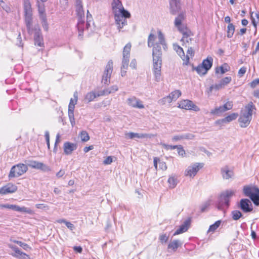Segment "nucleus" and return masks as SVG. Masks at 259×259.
I'll list each match as a JSON object with an SVG mask.
<instances>
[{"mask_svg": "<svg viewBox=\"0 0 259 259\" xmlns=\"http://www.w3.org/2000/svg\"><path fill=\"white\" fill-rule=\"evenodd\" d=\"M112 9L114 16L115 24L119 31L127 25V18L131 17L130 13L125 10L120 0H113Z\"/></svg>", "mask_w": 259, "mask_h": 259, "instance_id": "1", "label": "nucleus"}, {"mask_svg": "<svg viewBox=\"0 0 259 259\" xmlns=\"http://www.w3.org/2000/svg\"><path fill=\"white\" fill-rule=\"evenodd\" d=\"M255 110V107L253 103L250 102L245 106L244 109L241 110L238 121L241 127H246L250 123L252 119L253 110Z\"/></svg>", "mask_w": 259, "mask_h": 259, "instance_id": "2", "label": "nucleus"}, {"mask_svg": "<svg viewBox=\"0 0 259 259\" xmlns=\"http://www.w3.org/2000/svg\"><path fill=\"white\" fill-rule=\"evenodd\" d=\"M234 191L227 190L221 194L220 197L219 202L218 204V208L219 210H223L224 207L227 208L229 206L230 198L234 194Z\"/></svg>", "mask_w": 259, "mask_h": 259, "instance_id": "3", "label": "nucleus"}, {"mask_svg": "<svg viewBox=\"0 0 259 259\" xmlns=\"http://www.w3.org/2000/svg\"><path fill=\"white\" fill-rule=\"evenodd\" d=\"M28 170V166L23 163H18L13 166L9 174V178L19 177Z\"/></svg>", "mask_w": 259, "mask_h": 259, "instance_id": "4", "label": "nucleus"}, {"mask_svg": "<svg viewBox=\"0 0 259 259\" xmlns=\"http://www.w3.org/2000/svg\"><path fill=\"white\" fill-rule=\"evenodd\" d=\"M113 61L109 60L106 66L102 79V82L104 84L108 85L110 82V77L113 71Z\"/></svg>", "mask_w": 259, "mask_h": 259, "instance_id": "5", "label": "nucleus"}, {"mask_svg": "<svg viewBox=\"0 0 259 259\" xmlns=\"http://www.w3.org/2000/svg\"><path fill=\"white\" fill-rule=\"evenodd\" d=\"M153 72L154 74L155 80L158 82L161 78V58H153Z\"/></svg>", "mask_w": 259, "mask_h": 259, "instance_id": "6", "label": "nucleus"}, {"mask_svg": "<svg viewBox=\"0 0 259 259\" xmlns=\"http://www.w3.org/2000/svg\"><path fill=\"white\" fill-rule=\"evenodd\" d=\"M132 45L130 42L127 44L124 47L122 52V69H127L130 57Z\"/></svg>", "mask_w": 259, "mask_h": 259, "instance_id": "7", "label": "nucleus"}, {"mask_svg": "<svg viewBox=\"0 0 259 259\" xmlns=\"http://www.w3.org/2000/svg\"><path fill=\"white\" fill-rule=\"evenodd\" d=\"M203 163H195L189 166L185 171V175L186 177L193 178L197 174L198 171L203 167Z\"/></svg>", "mask_w": 259, "mask_h": 259, "instance_id": "8", "label": "nucleus"}, {"mask_svg": "<svg viewBox=\"0 0 259 259\" xmlns=\"http://www.w3.org/2000/svg\"><path fill=\"white\" fill-rule=\"evenodd\" d=\"M28 165L33 168L40 169L44 172H48L51 170V168L49 166L42 162L34 160L29 161L28 163Z\"/></svg>", "mask_w": 259, "mask_h": 259, "instance_id": "9", "label": "nucleus"}, {"mask_svg": "<svg viewBox=\"0 0 259 259\" xmlns=\"http://www.w3.org/2000/svg\"><path fill=\"white\" fill-rule=\"evenodd\" d=\"M77 100L71 99L68 106V117L72 126H73L75 124V118L74 117V110L75 105L77 103Z\"/></svg>", "mask_w": 259, "mask_h": 259, "instance_id": "10", "label": "nucleus"}, {"mask_svg": "<svg viewBox=\"0 0 259 259\" xmlns=\"http://www.w3.org/2000/svg\"><path fill=\"white\" fill-rule=\"evenodd\" d=\"M178 107L186 110H193L196 111L199 110V108L194 104L191 101L189 100H185L181 101Z\"/></svg>", "mask_w": 259, "mask_h": 259, "instance_id": "11", "label": "nucleus"}, {"mask_svg": "<svg viewBox=\"0 0 259 259\" xmlns=\"http://www.w3.org/2000/svg\"><path fill=\"white\" fill-rule=\"evenodd\" d=\"M5 208L10 209L16 211L25 212L28 214H32L33 211L27 207L25 206L20 207L17 205L5 204Z\"/></svg>", "mask_w": 259, "mask_h": 259, "instance_id": "12", "label": "nucleus"}, {"mask_svg": "<svg viewBox=\"0 0 259 259\" xmlns=\"http://www.w3.org/2000/svg\"><path fill=\"white\" fill-rule=\"evenodd\" d=\"M8 246L14 251V253L11 254L13 256L19 259H26L28 257L27 254L21 251L16 246L9 244Z\"/></svg>", "mask_w": 259, "mask_h": 259, "instance_id": "13", "label": "nucleus"}, {"mask_svg": "<svg viewBox=\"0 0 259 259\" xmlns=\"http://www.w3.org/2000/svg\"><path fill=\"white\" fill-rule=\"evenodd\" d=\"M238 207L244 212H248L252 210V204L247 199H241Z\"/></svg>", "mask_w": 259, "mask_h": 259, "instance_id": "14", "label": "nucleus"}, {"mask_svg": "<svg viewBox=\"0 0 259 259\" xmlns=\"http://www.w3.org/2000/svg\"><path fill=\"white\" fill-rule=\"evenodd\" d=\"M125 138L130 139L134 138L144 139V138H151L155 136L154 135L152 134H139L135 133L133 132L126 133L125 134Z\"/></svg>", "mask_w": 259, "mask_h": 259, "instance_id": "15", "label": "nucleus"}, {"mask_svg": "<svg viewBox=\"0 0 259 259\" xmlns=\"http://www.w3.org/2000/svg\"><path fill=\"white\" fill-rule=\"evenodd\" d=\"M127 104L133 108L143 109L144 108V106L142 104V101L137 98L136 97L133 96L127 99Z\"/></svg>", "mask_w": 259, "mask_h": 259, "instance_id": "16", "label": "nucleus"}, {"mask_svg": "<svg viewBox=\"0 0 259 259\" xmlns=\"http://www.w3.org/2000/svg\"><path fill=\"white\" fill-rule=\"evenodd\" d=\"M185 19L184 13H181L175 20V26L178 29L180 32H183L187 28L182 24V21Z\"/></svg>", "mask_w": 259, "mask_h": 259, "instance_id": "17", "label": "nucleus"}, {"mask_svg": "<svg viewBox=\"0 0 259 259\" xmlns=\"http://www.w3.org/2000/svg\"><path fill=\"white\" fill-rule=\"evenodd\" d=\"M17 190V187L12 183L7 185L0 188V194L6 195L9 193L15 192Z\"/></svg>", "mask_w": 259, "mask_h": 259, "instance_id": "18", "label": "nucleus"}, {"mask_svg": "<svg viewBox=\"0 0 259 259\" xmlns=\"http://www.w3.org/2000/svg\"><path fill=\"white\" fill-rule=\"evenodd\" d=\"M173 47L174 49L176 51L177 54L181 57V58L184 61L183 64L187 65L189 61V57L188 56V55H187L186 56L185 55L183 49L178 45L174 44Z\"/></svg>", "mask_w": 259, "mask_h": 259, "instance_id": "19", "label": "nucleus"}, {"mask_svg": "<svg viewBox=\"0 0 259 259\" xmlns=\"http://www.w3.org/2000/svg\"><path fill=\"white\" fill-rule=\"evenodd\" d=\"M24 20L28 33L32 34L33 31V28L32 27V14H24Z\"/></svg>", "mask_w": 259, "mask_h": 259, "instance_id": "20", "label": "nucleus"}, {"mask_svg": "<svg viewBox=\"0 0 259 259\" xmlns=\"http://www.w3.org/2000/svg\"><path fill=\"white\" fill-rule=\"evenodd\" d=\"M77 147L76 144L66 142L63 145L64 152L66 155H70L77 149Z\"/></svg>", "mask_w": 259, "mask_h": 259, "instance_id": "21", "label": "nucleus"}, {"mask_svg": "<svg viewBox=\"0 0 259 259\" xmlns=\"http://www.w3.org/2000/svg\"><path fill=\"white\" fill-rule=\"evenodd\" d=\"M183 34V37L181 41L183 42V45H185L186 47L189 46V42L192 41V38L190 36L192 35L191 32L190 30L186 29L183 32H180Z\"/></svg>", "mask_w": 259, "mask_h": 259, "instance_id": "22", "label": "nucleus"}, {"mask_svg": "<svg viewBox=\"0 0 259 259\" xmlns=\"http://www.w3.org/2000/svg\"><path fill=\"white\" fill-rule=\"evenodd\" d=\"M170 13L176 15L180 10V3L179 0H170L169 2Z\"/></svg>", "mask_w": 259, "mask_h": 259, "instance_id": "23", "label": "nucleus"}, {"mask_svg": "<svg viewBox=\"0 0 259 259\" xmlns=\"http://www.w3.org/2000/svg\"><path fill=\"white\" fill-rule=\"evenodd\" d=\"M76 12L78 19H82L84 17V12L81 0H76Z\"/></svg>", "mask_w": 259, "mask_h": 259, "instance_id": "24", "label": "nucleus"}, {"mask_svg": "<svg viewBox=\"0 0 259 259\" xmlns=\"http://www.w3.org/2000/svg\"><path fill=\"white\" fill-rule=\"evenodd\" d=\"M221 171L223 179L226 180L232 178L234 175L233 170H230L228 166L222 167Z\"/></svg>", "mask_w": 259, "mask_h": 259, "instance_id": "25", "label": "nucleus"}, {"mask_svg": "<svg viewBox=\"0 0 259 259\" xmlns=\"http://www.w3.org/2000/svg\"><path fill=\"white\" fill-rule=\"evenodd\" d=\"M190 225V221L188 220H186L184 223L180 226V228L176 231L174 234V235H177L186 232L188 229Z\"/></svg>", "mask_w": 259, "mask_h": 259, "instance_id": "26", "label": "nucleus"}, {"mask_svg": "<svg viewBox=\"0 0 259 259\" xmlns=\"http://www.w3.org/2000/svg\"><path fill=\"white\" fill-rule=\"evenodd\" d=\"M167 183L168 184L169 188H175L178 183V177L176 175L173 174L169 176Z\"/></svg>", "mask_w": 259, "mask_h": 259, "instance_id": "27", "label": "nucleus"}, {"mask_svg": "<svg viewBox=\"0 0 259 259\" xmlns=\"http://www.w3.org/2000/svg\"><path fill=\"white\" fill-rule=\"evenodd\" d=\"M238 114L233 113H232L227 116H226L225 118L216 121V123L220 124L221 123H226V122H229L231 121H233L235 119H236L238 117Z\"/></svg>", "mask_w": 259, "mask_h": 259, "instance_id": "28", "label": "nucleus"}, {"mask_svg": "<svg viewBox=\"0 0 259 259\" xmlns=\"http://www.w3.org/2000/svg\"><path fill=\"white\" fill-rule=\"evenodd\" d=\"M249 198L255 205H259V189L258 188L254 187V193Z\"/></svg>", "mask_w": 259, "mask_h": 259, "instance_id": "29", "label": "nucleus"}, {"mask_svg": "<svg viewBox=\"0 0 259 259\" xmlns=\"http://www.w3.org/2000/svg\"><path fill=\"white\" fill-rule=\"evenodd\" d=\"M213 59L211 57H207L201 64L205 68V70H209L212 65Z\"/></svg>", "mask_w": 259, "mask_h": 259, "instance_id": "30", "label": "nucleus"}, {"mask_svg": "<svg viewBox=\"0 0 259 259\" xmlns=\"http://www.w3.org/2000/svg\"><path fill=\"white\" fill-rule=\"evenodd\" d=\"M153 58H161V47L159 44H156L153 46Z\"/></svg>", "mask_w": 259, "mask_h": 259, "instance_id": "31", "label": "nucleus"}, {"mask_svg": "<svg viewBox=\"0 0 259 259\" xmlns=\"http://www.w3.org/2000/svg\"><path fill=\"white\" fill-rule=\"evenodd\" d=\"M24 14H32L31 5L29 0H23Z\"/></svg>", "mask_w": 259, "mask_h": 259, "instance_id": "32", "label": "nucleus"}, {"mask_svg": "<svg viewBox=\"0 0 259 259\" xmlns=\"http://www.w3.org/2000/svg\"><path fill=\"white\" fill-rule=\"evenodd\" d=\"M84 22L82 20V19H78V23H77V29L78 31V37H80L82 38L83 36V32L84 31Z\"/></svg>", "mask_w": 259, "mask_h": 259, "instance_id": "33", "label": "nucleus"}, {"mask_svg": "<svg viewBox=\"0 0 259 259\" xmlns=\"http://www.w3.org/2000/svg\"><path fill=\"white\" fill-rule=\"evenodd\" d=\"M118 88L117 85L111 86L109 88L106 89L101 92V95H107L117 91Z\"/></svg>", "mask_w": 259, "mask_h": 259, "instance_id": "34", "label": "nucleus"}, {"mask_svg": "<svg viewBox=\"0 0 259 259\" xmlns=\"http://www.w3.org/2000/svg\"><path fill=\"white\" fill-rule=\"evenodd\" d=\"M230 67L226 63H225L222 66L217 67L215 68V73H219L220 72L222 74H223L228 71Z\"/></svg>", "mask_w": 259, "mask_h": 259, "instance_id": "35", "label": "nucleus"}, {"mask_svg": "<svg viewBox=\"0 0 259 259\" xmlns=\"http://www.w3.org/2000/svg\"><path fill=\"white\" fill-rule=\"evenodd\" d=\"M243 192L246 196L250 197L254 193V187L252 188L248 186H245L243 187Z\"/></svg>", "mask_w": 259, "mask_h": 259, "instance_id": "36", "label": "nucleus"}, {"mask_svg": "<svg viewBox=\"0 0 259 259\" xmlns=\"http://www.w3.org/2000/svg\"><path fill=\"white\" fill-rule=\"evenodd\" d=\"M101 95V93L100 94H98L97 95L95 94V93L93 92H91L88 93L85 97V99L88 101V102H90L93 101L94 99H95L97 97H99Z\"/></svg>", "mask_w": 259, "mask_h": 259, "instance_id": "37", "label": "nucleus"}, {"mask_svg": "<svg viewBox=\"0 0 259 259\" xmlns=\"http://www.w3.org/2000/svg\"><path fill=\"white\" fill-rule=\"evenodd\" d=\"M221 223V220L216 221L213 224L209 226L207 232H214L220 227Z\"/></svg>", "mask_w": 259, "mask_h": 259, "instance_id": "38", "label": "nucleus"}, {"mask_svg": "<svg viewBox=\"0 0 259 259\" xmlns=\"http://www.w3.org/2000/svg\"><path fill=\"white\" fill-rule=\"evenodd\" d=\"M11 241L15 243L18 244L19 246L22 247L24 250H28L31 249V247L29 246L27 244L22 242L20 241L16 240H10Z\"/></svg>", "mask_w": 259, "mask_h": 259, "instance_id": "39", "label": "nucleus"}, {"mask_svg": "<svg viewBox=\"0 0 259 259\" xmlns=\"http://www.w3.org/2000/svg\"><path fill=\"white\" fill-rule=\"evenodd\" d=\"M235 31V26L232 23H230L227 27V36L231 38L234 34Z\"/></svg>", "mask_w": 259, "mask_h": 259, "instance_id": "40", "label": "nucleus"}, {"mask_svg": "<svg viewBox=\"0 0 259 259\" xmlns=\"http://www.w3.org/2000/svg\"><path fill=\"white\" fill-rule=\"evenodd\" d=\"M181 95V92L180 90H176L174 92H172L168 97H170V99L171 100V102L172 101H176L177 99Z\"/></svg>", "mask_w": 259, "mask_h": 259, "instance_id": "41", "label": "nucleus"}, {"mask_svg": "<svg viewBox=\"0 0 259 259\" xmlns=\"http://www.w3.org/2000/svg\"><path fill=\"white\" fill-rule=\"evenodd\" d=\"M180 245L179 241L178 240H174L170 242L168 245V248L171 249L175 251Z\"/></svg>", "mask_w": 259, "mask_h": 259, "instance_id": "42", "label": "nucleus"}, {"mask_svg": "<svg viewBox=\"0 0 259 259\" xmlns=\"http://www.w3.org/2000/svg\"><path fill=\"white\" fill-rule=\"evenodd\" d=\"M231 215L233 220L237 221L242 217V214L239 210H235L231 212Z\"/></svg>", "mask_w": 259, "mask_h": 259, "instance_id": "43", "label": "nucleus"}, {"mask_svg": "<svg viewBox=\"0 0 259 259\" xmlns=\"http://www.w3.org/2000/svg\"><path fill=\"white\" fill-rule=\"evenodd\" d=\"M225 112L223 106L216 107L214 109L211 110L210 113L212 115H220L222 113Z\"/></svg>", "mask_w": 259, "mask_h": 259, "instance_id": "44", "label": "nucleus"}, {"mask_svg": "<svg viewBox=\"0 0 259 259\" xmlns=\"http://www.w3.org/2000/svg\"><path fill=\"white\" fill-rule=\"evenodd\" d=\"M193 69L195 70L200 75H204L208 71V70H205V68H203V66L201 64L199 65L197 67H194Z\"/></svg>", "mask_w": 259, "mask_h": 259, "instance_id": "45", "label": "nucleus"}, {"mask_svg": "<svg viewBox=\"0 0 259 259\" xmlns=\"http://www.w3.org/2000/svg\"><path fill=\"white\" fill-rule=\"evenodd\" d=\"M255 16L256 17V19H255L253 16V12L251 13V23L255 28V29L257 28V23L259 20V14L258 13H255Z\"/></svg>", "mask_w": 259, "mask_h": 259, "instance_id": "46", "label": "nucleus"}, {"mask_svg": "<svg viewBox=\"0 0 259 259\" xmlns=\"http://www.w3.org/2000/svg\"><path fill=\"white\" fill-rule=\"evenodd\" d=\"M33 29V33H34V39H37L40 37H42L40 33V29H39L38 26H35Z\"/></svg>", "mask_w": 259, "mask_h": 259, "instance_id": "47", "label": "nucleus"}, {"mask_svg": "<svg viewBox=\"0 0 259 259\" xmlns=\"http://www.w3.org/2000/svg\"><path fill=\"white\" fill-rule=\"evenodd\" d=\"M158 38L159 40V44L162 45L163 48L165 49V47L166 46V43L165 41L164 35H163L161 31L158 32Z\"/></svg>", "mask_w": 259, "mask_h": 259, "instance_id": "48", "label": "nucleus"}, {"mask_svg": "<svg viewBox=\"0 0 259 259\" xmlns=\"http://www.w3.org/2000/svg\"><path fill=\"white\" fill-rule=\"evenodd\" d=\"M80 137L82 142H87L89 140L90 137L85 131H82L80 134Z\"/></svg>", "mask_w": 259, "mask_h": 259, "instance_id": "49", "label": "nucleus"}, {"mask_svg": "<svg viewBox=\"0 0 259 259\" xmlns=\"http://www.w3.org/2000/svg\"><path fill=\"white\" fill-rule=\"evenodd\" d=\"M171 102V100L170 99V97H168V96L163 98L162 99L158 101L159 104L161 105H164L166 103H170Z\"/></svg>", "mask_w": 259, "mask_h": 259, "instance_id": "50", "label": "nucleus"}, {"mask_svg": "<svg viewBox=\"0 0 259 259\" xmlns=\"http://www.w3.org/2000/svg\"><path fill=\"white\" fill-rule=\"evenodd\" d=\"M171 102V100L170 99V97H168V96L163 98L162 99L158 101L159 104L161 105H164L166 103H170Z\"/></svg>", "mask_w": 259, "mask_h": 259, "instance_id": "51", "label": "nucleus"}, {"mask_svg": "<svg viewBox=\"0 0 259 259\" xmlns=\"http://www.w3.org/2000/svg\"><path fill=\"white\" fill-rule=\"evenodd\" d=\"M155 40V35L153 34L150 33L148 37V46L149 47H152L154 45V41Z\"/></svg>", "mask_w": 259, "mask_h": 259, "instance_id": "52", "label": "nucleus"}, {"mask_svg": "<svg viewBox=\"0 0 259 259\" xmlns=\"http://www.w3.org/2000/svg\"><path fill=\"white\" fill-rule=\"evenodd\" d=\"M38 13L40 19L42 18V17H46L45 10L43 5L42 6H38Z\"/></svg>", "mask_w": 259, "mask_h": 259, "instance_id": "53", "label": "nucleus"}, {"mask_svg": "<svg viewBox=\"0 0 259 259\" xmlns=\"http://www.w3.org/2000/svg\"><path fill=\"white\" fill-rule=\"evenodd\" d=\"M233 104L232 101H228L223 106V107L225 111H226L231 109L233 107Z\"/></svg>", "mask_w": 259, "mask_h": 259, "instance_id": "54", "label": "nucleus"}, {"mask_svg": "<svg viewBox=\"0 0 259 259\" xmlns=\"http://www.w3.org/2000/svg\"><path fill=\"white\" fill-rule=\"evenodd\" d=\"M40 20L41 21L42 26L44 29L46 31H48L49 26H48V24L47 21V18L42 17V18L40 19Z\"/></svg>", "mask_w": 259, "mask_h": 259, "instance_id": "55", "label": "nucleus"}, {"mask_svg": "<svg viewBox=\"0 0 259 259\" xmlns=\"http://www.w3.org/2000/svg\"><path fill=\"white\" fill-rule=\"evenodd\" d=\"M250 86L251 88L254 89L259 87V78L253 80L250 83Z\"/></svg>", "mask_w": 259, "mask_h": 259, "instance_id": "56", "label": "nucleus"}, {"mask_svg": "<svg viewBox=\"0 0 259 259\" xmlns=\"http://www.w3.org/2000/svg\"><path fill=\"white\" fill-rule=\"evenodd\" d=\"M223 88H224V87L221 83V82H219V83H216L214 85L211 86L210 88V91H211L212 89H215V90H219Z\"/></svg>", "mask_w": 259, "mask_h": 259, "instance_id": "57", "label": "nucleus"}, {"mask_svg": "<svg viewBox=\"0 0 259 259\" xmlns=\"http://www.w3.org/2000/svg\"><path fill=\"white\" fill-rule=\"evenodd\" d=\"M176 149H177L178 153L179 155L184 156L185 155V151L181 145L178 146Z\"/></svg>", "mask_w": 259, "mask_h": 259, "instance_id": "58", "label": "nucleus"}, {"mask_svg": "<svg viewBox=\"0 0 259 259\" xmlns=\"http://www.w3.org/2000/svg\"><path fill=\"white\" fill-rule=\"evenodd\" d=\"M210 205V201H207L201 206V212H204Z\"/></svg>", "mask_w": 259, "mask_h": 259, "instance_id": "59", "label": "nucleus"}, {"mask_svg": "<svg viewBox=\"0 0 259 259\" xmlns=\"http://www.w3.org/2000/svg\"><path fill=\"white\" fill-rule=\"evenodd\" d=\"M0 6L3 8L4 10H5L7 13L10 12L11 8L10 7L6 4L4 2V3H0Z\"/></svg>", "mask_w": 259, "mask_h": 259, "instance_id": "60", "label": "nucleus"}, {"mask_svg": "<svg viewBox=\"0 0 259 259\" xmlns=\"http://www.w3.org/2000/svg\"><path fill=\"white\" fill-rule=\"evenodd\" d=\"M159 239L161 243H165L168 239V237L166 234H161L159 236Z\"/></svg>", "mask_w": 259, "mask_h": 259, "instance_id": "61", "label": "nucleus"}, {"mask_svg": "<svg viewBox=\"0 0 259 259\" xmlns=\"http://www.w3.org/2000/svg\"><path fill=\"white\" fill-rule=\"evenodd\" d=\"M246 71V68L245 67H242L238 71V75L239 77L243 76Z\"/></svg>", "mask_w": 259, "mask_h": 259, "instance_id": "62", "label": "nucleus"}, {"mask_svg": "<svg viewBox=\"0 0 259 259\" xmlns=\"http://www.w3.org/2000/svg\"><path fill=\"white\" fill-rule=\"evenodd\" d=\"M112 157L109 156L103 161V164L105 165L110 164L112 162Z\"/></svg>", "mask_w": 259, "mask_h": 259, "instance_id": "63", "label": "nucleus"}, {"mask_svg": "<svg viewBox=\"0 0 259 259\" xmlns=\"http://www.w3.org/2000/svg\"><path fill=\"white\" fill-rule=\"evenodd\" d=\"M194 137L195 136L194 135L189 133L183 135V139L192 140L194 138Z\"/></svg>", "mask_w": 259, "mask_h": 259, "instance_id": "64", "label": "nucleus"}]
</instances>
